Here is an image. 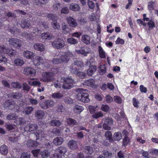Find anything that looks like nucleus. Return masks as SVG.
<instances>
[{"label":"nucleus","mask_w":158,"mask_h":158,"mask_svg":"<svg viewBox=\"0 0 158 158\" xmlns=\"http://www.w3.org/2000/svg\"><path fill=\"white\" fill-rule=\"evenodd\" d=\"M54 73L52 72H44L42 74L41 81L44 82H49L54 79Z\"/></svg>","instance_id":"f257e3e1"},{"label":"nucleus","mask_w":158,"mask_h":158,"mask_svg":"<svg viewBox=\"0 0 158 158\" xmlns=\"http://www.w3.org/2000/svg\"><path fill=\"white\" fill-rule=\"evenodd\" d=\"M69 58L66 55H62L60 57L53 58L52 62L53 64H59L62 63H67L69 61Z\"/></svg>","instance_id":"f03ea898"},{"label":"nucleus","mask_w":158,"mask_h":158,"mask_svg":"<svg viewBox=\"0 0 158 158\" xmlns=\"http://www.w3.org/2000/svg\"><path fill=\"white\" fill-rule=\"evenodd\" d=\"M77 99L84 102H88L90 101L89 95L86 93L81 92L79 93L76 95Z\"/></svg>","instance_id":"7ed1b4c3"},{"label":"nucleus","mask_w":158,"mask_h":158,"mask_svg":"<svg viewBox=\"0 0 158 158\" xmlns=\"http://www.w3.org/2000/svg\"><path fill=\"white\" fill-rule=\"evenodd\" d=\"M8 42L9 44L15 48H20L23 45V41L16 38L10 39Z\"/></svg>","instance_id":"20e7f679"},{"label":"nucleus","mask_w":158,"mask_h":158,"mask_svg":"<svg viewBox=\"0 0 158 158\" xmlns=\"http://www.w3.org/2000/svg\"><path fill=\"white\" fill-rule=\"evenodd\" d=\"M74 80L70 78H65L64 79L63 88L64 89H70L73 86Z\"/></svg>","instance_id":"39448f33"},{"label":"nucleus","mask_w":158,"mask_h":158,"mask_svg":"<svg viewBox=\"0 0 158 158\" xmlns=\"http://www.w3.org/2000/svg\"><path fill=\"white\" fill-rule=\"evenodd\" d=\"M52 44L53 47L58 49L63 48L65 44L63 40L58 38L54 40Z\"/></svg>","instance_id":"423d86ee"},{"label":"nucleus","mask_w":158,"mask_h":158,"mask_svg":"<svg viewBox=\"0 0 158 158\" xmlns=\"http://www.w3.org/2000/svg\"><path fill=\"white\" fill-rule=\"evenodd\" d=\"M23 72L25 75L30 77L34 76L36 73L35 69L31 67L27 66L24 69Z\"/></svg>","instance_id":"0eeeda50"},{"label":"nucleus","mask_w":158,"mask_h":158,"mask_svg":"<svg viewBox=\"0 0 158 158\" xmlns=\"http://www.w3.org/2000/svg\"><path fill=\"white\" fill-rule=\"evenodd\" d=\"M54 102L52 100H48L40 102V106L43 108L47 109L52 107L54 105Z\"/></svg>","instance_id":"6e6552de"},{"label":"nucleus","mask_w":158,"mask_h":158,"mask_svg":"<svg viewBox=\"0 0 158 158\" xmlns=\"http://www.w3.org/2000/svg\"><path fill=\"white\" fill-rule=\"evenodd\" d=\"M113 119L111 118H107L106 119L104 123L103 124V128L106 130H110V125L113 123Z\"/></svg>","instance_id":"1a4fd4ad"},{"label":"nucleus","mask_w":158,"mask_h":158,"mask_svg":"<svg viewBox=\"0 0 158 158\" xmlns=\"http://www.w3.org/2000/svg\"><path fill=\"white\" fill-rule=\"evenodd\" d=\"M15 105V103L14 101L9 99L6 100L4 103L5 107L10 110H12Z\"/></svg>","instance_id":"9d476101"},{"label":"nucleus","mask_w":158,"mask_h":158,"mask_svg":"<svg viewBox=\"0 0 158 158\" xmlns=\"http://www.w3.org/2000/svg\"><path fill=\"white\" fill-rule=\"evenodd\" d=\"M37 128V124H28L25 126L24 130L25 131H31L35 130Z\"/></svg>","instance_id":"9b49d317"},{"label":"nucleus","mask_w":158,"mask_h":158,"mask_svg":"<svg viewBox=\"0 0 158 158\" xmlns=\"http://www.w3.org/2000/svg\"><path fill=\"white\" fill-rule=\"evenodd\" d=\"M67 151V149L66 147L60 146L56 149L55 152L56 154H58L62 157V156H64Z\"/></svg>","instance_id":"f8f14e48"},{"label":"nucleus","mask_w":158,"mask_h":158,"mask_svg":"<svg viewBox=\"0 0 158 158\" xmlns=\"http://www.w3.org/2000/svg\"><path fill=\"white\" fill-rule=\"evenodd\" d=\"M7 96L9 98L18 99L22 97V94L21 93L19 92H12L7 94Z\"/></svg>","instance_id":"ddd939ff"},{"label":"nucleus","mask_w":158,"mask_h":158,"mask_svg":"<svg viewBox=\"0 0 158 158\" xmlns=\"http://www.w3.org/2000/svg\"><path fill=\"white\" fill-rule=\"evenodd\" d=\"M68 145L70 149L74 150L77 148V142L75 140H71L68 142Z\"/></svg>","instance_id":"4468645a"},{"label":"nucleus","mask_w":158,"mask_h":158,"mask_svg":"<svg viewBox=\"0 0 158 158\" xmlns=\"http://www.w3.org/2000/svg\"><path fill=\"white\" fill-rule=\"evenodd\" d=\"M67 21L69 26L72 27H75L77 26L76 19L71 17H68Z\"/></svg>","instance_id":"2eb2a0df"},{"label":"nucleus","mask_w":158,"mask_h":158,"mask_svg":"<svg viewBox=\"0 0 158 158\" xmlns=\"http://www.w3.org/2000/svg\"><path fill=\"white\" fill-rule=\"evenodd\" d=\"M33 48L35 50L40 52H43L45 50V46L43 44L38 43L34 44Z\"/></svg>","instance_id":"dca6fc26"},{"label":"nucleus","mask_w":158,"mask_h":158,"mask_svg":"<svg viewBox=\"0 0 158 158\" xmlns=\"http://www.w3.org/2000/svg\"><path fill=\"white\" fill-rule=\"evenodd\" d=\"M77 123V121L75 120L70 117L67 118L65 121V124L71 127L76 125Z\"/></svg>","instance_id":"f3484780"},{"label":"nucleus","mask_w":158,"mask_h":158,"mask_svg":"<svg viewBox=\"0 0 158 158\" xmlns=\"http://www.w3.org/2000/svg\"><path fill=\"white\" fill-rule=\"evenodd\" d=\"M90 64H91L90 63ZM97 69L96 66L95 65H91L90 64L89 69L87 71V74L89 76H92L96 71Z\"/></svg>","instance_id":"a211bd4d"},{"label":"nucleus","mask_w":158,"mask_h":158,"mask_svg":"<svg viewBox=\"0 0 158 158\" xmlns=\"http://www.w3.org/2000/svg\"><path fill=\"white\" fill-rule=\"evenodd\" d=\"M33 134L36 136V140L40 139H42L44 138L45 137V134H44V131L42 130H39L36 132H34Z\"/></svg>","instance_id":"6ab92c4d"},{"label":"nucleus","mask_w":158,"mask_h":158,"mask_svg":"<svg viewBox=\"0 0 158 158\" xmlns=\"http://www.w3.org/2000/svg\"><path fill=\"white\" fill-rule=\"evenodd\" d=\"M21 35L28 40H33L35 38V36L31 34L28 33L26 32L22 33Z\"/></svg>","instance_id":"aec40b11"},{"label":"nucleus","mask_w":158,"mask_h":158,"mask_svg":"<svg viewBox=\"0 0 158 158\" xmlns=\"http://www.w3.org/2000/svg\"><path fill=\"white\" fill-rule=\"evenodd\" d=\"M89 51L90 49L88 47H83L81 48V49L78 51V52H80L85 56H86L87 54L89 53Z\"/></svg>","instance_id":"412c9836"},{"label":"nucleus","mask_w":158,"mask_h":158,"mask_svg":"<svg viewBox=\"0 0 158 158\" xmlns=\"http://www.w3.org/2000/svg\"><path fill=\"white\" fill-rule=\"evenodd\" d=\"M69 9L71 10L76 12L79 11L81 8L78 4L72 3L70 5Z\"/></svg>","instance_id":"4be33fe9"},{"label":"nucleus","mask_w":158,"mask_h":158,"mask_svg":"<svg viewBox=\"0 0 158 158\" xmlns=\"http://www.w3.org/2000/svg\"><path fill=\"white\" fill-rule=\"evenodd\" d=\"M6 54L10 56H13L15 54V51L12 48H7L4 47V48L3 53Z\"/></svg>","instance_id":"5701e85b"},{"label":"nucleus","mask_w":158,"mask_h":158,"mask_svg":"<svg viewBox=\"0 0 158 158\" xmlns=\"http://www.w3.org/2000/svg\"><path fill=\"white\" fill-rule=\"evenodd\" d=\"M23 55L25 57L28 59H33L34 56V53L29 51H24Z\"/></svg>","instance_id":"b1692460"},{"label":"nucleus","mask_w":158,"mask_h":158,"mask_svg":"<svg viewBox=\"0 0 158 158\" xmlns=\"http://www.w3.org/2000/svg\"><path fill=\"white\" fill-rule=\"evenodd\" d=\"M41 36L42 39L45 40H51L54 37L52 35L48 32L41 34Z\"/></svg>","instance_id":"393cba45"},{"label":"nucleus","mask_w":158,"mask_h":158,"mask_svg":"<svg viewBox=\"0 0 158 158\" xmlns=\"http://www.w3.org/2000/svg\"><path fill=\"white\" fill-rule=\"evenodd\" d=\"M34 62L36 66H39L43 63V59L42 57L37 56L35 57Z\"/></svg>","instance_id":"a878e982"},{"label":"nucleus","mask_w":158,"mask_h":158,"mask_svg":"<svg viewBox=\"0 0 158 158\" xmlns=\"http://www.w3.org/2000/svg\"><path fill=\"white\" fill-rule=\"evenodd\" d=\"M30 23L29 21L26 19L22 20L21 21L20 25L23 28L25 27L28 28L30 26Z\"/></svg>","instance_id":"bb28decb"},{"label":"nucleus","mask_w":158,"mask_h":158,"mask_svg":"<svg viewBox=\"0 0 158 158\" xmlns=\"http://www.w3.org/2000/svg\"><path fill=\"white\" fill-rule=\"evenodd\" d=\"M84 109V107L80 105H76L73 107L74 113L77 114H80Z\"/></svg>","instance_id":"cd10ccee"},{"label":"nucleus","mask_w":158,"mask_h":158,"mask_svg":"<svg viewBox=\"0 0 158 158\" xmlns=\"http://www.w3.org/2000/svg\"><path fill=\"white\" fill-rule=\"evenodd\" d=\"M81 41L85 44L88 45L90 44V37L86 35H83L81 37Z\"/></svg>","instance_id":"c85d7f7f"},{"label":"nucleus","mask_w":158,"mask_h":158,"mask_svg":"<svg viewBox=\"0 0 158 158\" xmlns=\"http://www.w3.org/2000/svg\"><path fill=\"white\" fill-rule=\"evenodd\" d=\"M14 64L16 66H21L24 64V62L23 59L20 58H16L14 60Z\"/></svg>","instance_id":"c756f323"},{"label":"nucleus","mask_w":158,"mask_h":158,"mask_svg":"<svg viewBox=\"0 0 158 158\" xmlns=\"http://www.w3.org/2000/svg\"><path fill=\"white\" fill-rule=\"evenodd\" d=\"M26 121L24 118H16L14 123L16 124V125H22L26 123Z\"/></svg>","instance_id":"7c9ffc66"},{"label":"nucleus","mask_w":158,"mask_h":158,"mask_svg":"<svg viewBox=\"0 0 158 158\" xmlns=\"http://www.w3.org/2000/svg\"><path fill=\"white\" fill-rule=\"evenodd\" d=\"M105 136L106 139L108 140L110 143L114 142V140L112 138V135L110 131H107L105 133Z\"/></svg>","instance_id":"2f4dec72"},{"label":"nucleus","mask_w":158,"mask_h":158,"mask_svg":"<svg viewBox=\"0 0 158 158\" xmlns=\"http://www.w3.org/2000/svg\"><path fill=\"white\" fill-rule=\"evenodd\" d=\"M8 152V149L7 146L5 145H2L0 147V153L4 155H6Z\"/></svg>","instance_id":"473e14b6"},{"label":"nucleus","mask_w":158,"mask_h":158,"mask_svg":"<svg viewBox=\"0 0 158 158\" xmlns=\"http://www.w3.org/2000/svg\"><path fill=\"white\" fill-rule=\"evenodd\" d=\"M27 145L28 148H30L31 147L35 148L37 146V142L31 140H29L27 142Z\"/></svg>","instance_id":"72a5a7b5"},{"label":"nucleus","mask_w":158,"mask_h":158,"mask_svg":"<svg viewBox=\"0 0 158 158\" xmlns=\"http://www.w3.org/2000/svg\"><path fill=\"white\" fill-rule=\"evenodd\" d=\"M45 16L49 20H52L53 22L56 20V17L54 14L52 13H46Z\"/></svg>","instance_id":"f704fd0d"},{"label":"nucleus","mask_w":158,"mask_h":158,"mask_svg":"<svg viewBox=\"0 0 158 158\" xmlns=\"http://www.w3.org/2000/svg\"><path fill=\"white\" fill-rule=\"evenodd\" d=\"M50 125L54 127H59L61 125V123L59 120H52L49 123Z\"/></svg>","instance_id":"c9c22d12"},{"label":"nucleus","mask_w":158,"mask_h":158,"mask_svg":"<svg viewBox=\"0 0 158 158\" xmlns=\"http://www.w3.org/2000/svg\"><path fill=\"white\" fill-rule=\"evenodd\" d=\"M98 52L99 56L101 58L103 59L106 57L105 52L101 46L98 47Z\"/></svg>","instance_id":"e433bc0d"},{"label":"nucleus","mask_w":158,"mask_h":158,"mask_svg":"<svg viewBox=\"0 0 158 158\" xmlns=\"http://www.w3.org/2000/svg\"><path fill=\"white\" fill-rule=\"evenodd\" d=\"M40 155L42 158H47L50 155V153L48 150H45L40 151Z\"/></svg>","instance_id":"4c0bfd02"},{"label":"nucleus","mask_w":158,"mask_h":158,"mask_svg":"<svg viewBox=\"0 0 158 158\" xmlns=\"http://www.w3.org/2000/svg\"><path fill=\"white\" fill-rule=\"evenodd\" d=\"M44 115V112L41 110H37L35 112V116L39 119L42 118Z\"/></svg>","instance_id":"58836bf2"},{"label":"nucleus","mask_w":158,"mask_h":158,"mask_svg":"<svg viewBox=\"0 0 158 158\" xmlns=\"http://www.w3.org/2000/svg\"><path fill=\"white\" fill-rule=\"evenodd\" d=\"M63 141V139L62 138L57 137L53 141L54 144L56 145H61Z\"/></svg>","instance_id":"ea45409f"},{"label":"nucleus","mask_w":158,"mask_h":158,"mask_svg":"<svg viewBox=\"0 0 158 158\" xmlns=\"http://www.w3.org/2000/svg\"><path fill=\"white\" fill-rule=\"evenodd\" d=\"M33 108L32 106H28L25 108L23 111V113L25 114H29L33 111Z\"/></svg>","instance_id":"a19ab883"},{"label":"nucleus","mask_w":158,"mask_h":158,"mask_svg":"<svg viewBox=\"0 0 158 158\" xmlns=\"http://www.w3.org/2000/svg\"><path fill=\"white\" fill-rule=\"evenodd\" d=\"M70 70L72 73L76 75L77 74H78L79 69L77 68L74 65L72 64L70 66Z\"/></svg>","instance_id":"79ce46f5"},{"label":"nucleus","mask_w":158,"mask_h":158,"mask_svg":"<svg viewBox=\"0 0 158 158\" xmlns=\"http://www.w3.org/2000/svg\"><path fill=\"white\" fill-rule=\"evenodd\" d=\"M63 96V94L59 92L53 93L51 95L52 98L54 99H59L62 98Z\"/></svg>","instance_id":"37998d69"},{"label":"nucleus","mask_w":158,"mask_h":158,"mask_svg":"<svg viewBox=\"0 0 158 158\" xmlns=\"http://www.w3.org/2000/svg\"><path fill=\"white\" fill-rule=\"evenodd\" d=\"M114 139L115 140L119 141L122 138V135L120 132H117L114 133Z\"/></svg>","instance_id":"c03bdc74"},{"label":"nucleus","mask_w":158,"mask_h":158,"mask_svg":"<svg viewBox=\"0 0 158 158\" xmlns=\"http://www.w3.org/2000/svg\"><path fill=\"white\" fill-rule=\"evenodd\" d=\"M103 116V114L101 111L95 112L92 115V117L96 119L102 117Z\"/></svg>","instance_id":"a18cd8bd"},{"label":"nucleus","mask_w":158,"mask_h":158,"mask_svg":"<svg viewBox=\"0 0 158 158\" xmlns=\"http://www.w3.org/2000/svg\"><path fill=\"white\" fill-rule=\"evenodd\" d=\"M99 72L101 75H103L106 72V68L105 65H100L99 67Z\"/></svg>","instance_id":"49530a36"},{"label":"nucleus","mask_w":158,"mask_h":158,"mask_svg":"<svg viewBox=\"0 0 158 158\" xmlns=\"http://www.w3.org/2000/svg\"><path fill=\"white\" fill-rule=\"evenodd\" d=\"M61 7V4L58 1H56L55 2L52 6L53 9L55 11H57Z\"/></svg>","instance_id":"de8ad7c7"},{"label":"nucleus","mask_w":158,"mask_h":158,"mask_svg":"<svg viewBox=\"0 0 158 158\" xmlns=\"http://www.w3.org/2000/svg\"><path fill=\"white\" fill-rule=\"evenodd\" d=\"M84 149L85 152L88 154L91 155L93 152V148L90 146H86Z\"/></svg>","instance_id":"09e8293b"},{"label":"nucleus","mask_w":158,"mask_h":158,"mask_svg":"<svg viewBox=\"0 0 158 158\" xmlns=\"http://www.w3.org/2000/svg\"><path fill=\"white\" fill-rule=\"evenodd\" d=\"M130 139L127 135H126L124 138L123 139L122 143L124 146H127L130 143Z\"/></svg>","instance_id":"8fccbe9b"},{"label":"nucleus","mask_w":158,"mask_h":158,"mask_svg":"<svg viewBox=\"0 0 158 158\" xmlns=\"http://www.w3.org/2000/svg\"><path fill=\"white\" fill-rule=\"evenodd\" d=\"M72 64L74 65L75 66H77L78 67L82 68L84 66L83 62L78 60L74 61Z\"/></svg>","instance_id":"3c124183"},{"label":"nucleus","mask_w":158,"mask_h":158,"mask_svg":"<svg viewBox=\"0 0 158 158\" xmlns=\"http://www.w3.org/2000/svg\"><path fill=\"white\" fill-rule=\"evenodd\" d=\"M11 85L12 87L15 89H20L22 87V86L18 82H12Z\"/></svg>","instance_id":"603ef678"},{"label":"nucleus","mask_w":158,"mask_h":158,"mask_svg":"<svg viewBox=\"0 0 158 158\" xmlns=\"http://www.w3.org/2000/svg\"><path fill=\"white\" fill-rule=\"evenodd\" d=\"M16 116L14 113H10L6 116V119L9 120H15L16 119Z\"/></svg>","instance_id":"864d4df0"},{"label":"nucleus","mask_w":158,"mask_h":158,"mask_svg":"<svg viewBox=\"0 0 158 158\" xmlns=\"http://www.w3.org/2000/svg\"><path fill=\"white\" fill-rule=\"evenodd\" d=\"M95 81L93 79H90L86 81L85 83L86 85L89 86L93 87L95 84Z\"/></svg>","instance_id":"5fc2aeb1"},{"label":"nucleus","mask_w":158,"mask_h":158,"mask_svg":"<svg viewBox=\"0 0 158 158\" xmlns=\"http://www.w3.org/2000/svg\"><path fill=\"white\" fill-rule=\"evenodd\" d=\"M67 42L68 44H75L77 43V40L72 37L68 38L67 39Z\"/></svg>","instance_id":"6e6d98bb"},{"label":"nucleus","mask_w":158,"mask_h":158,"mask_svg":"<svg viewBox=\"0 0 158 158\" xmlns=\"http://www.w3.org/2000/svg\"><path fill=\"white\" fill-rule=\"evenodd\" d=\"M149 29H152L155 27V22L152 20H150L147 23Z\"/></svg>","instance_id":"4d7b16f0"},{"label":"nucleus","mask_w":158,"mask_h":158,"mask_svg":"<svg viewBox=\"0 0 158 158\" xmlns=\"http://www.w3.org/2000/svg\"><path fill=\"white\" fill-rule=\"evenodd\" d=\"M114 102L119 104L122 103V100L121 98L118 96H115L114 97Z\"/></svg>","instance_id":"13d9d810"},{"label":"nucleus","mask_w":158,"mask_h":158,"mask_svg":"<svg viewBox=\"0 0 158 158\" xmlns=\"http://www.w3.org/2000/svg\"><path fill=\"white\" fill-rule=\"evenodd\" d=\"M52 25L53 27L55 29L59 30L60 28V24L56 20L52 23Z\"/></svg>","instance_id":"bf43d9fd"},{"label":"nucleus","mask_w":158,"mask_h":158,"mask_svg":"<svg viewBox=\"0 0 158 158\" xmlns=\"http://www.w3.org/2000/svg\"><path fill=\"white\" fill-rule=\"evenodd\" d=\"M110 109L109 106L107 105L102 104V105L101 110L105 112H107Z\"/></svg>","instance_id":"052dcab7"},{"label":"nucleus","mask_w":158,"mask_h":158,"mask_svg":"<svg viewBox=\"0 0 158 158\" xmlns=\"http://www.w3.org/2000/svg\"><path fill=\"white\" fill-rule=\"evenodd\" d=\"M96 107L93 106H89V109L91 114H94L96 111Z\"/></svg>","instance_id":"680f3d73"},{"label":"nucleus","mask_w":158,"mask_h":158,"mask_svg":"<svg viewBox=\"0 0 158 158\" xmlns=\"http://www.w3.org/2000/svg\"><path fill=\"white\" fill-rule=\"evenodd\" d=\"M78 73L76 75L81 78H84L86 76V73L85 72H80L79 71Z\"/></svg>","instance_id":"e2e57ef3"},{"label":"nucleus","mask_w":158,"mask_h":158,"mask_svg":"<svg viewBox=\"0 0 158 158\" xmlns=\"http://www.w3.org/2000/svg\"><path fill=\"white\" fill-rule=\"evenodd\" d=\"M133 105L135 107L138 108L139 107V103L137 99L135 98L132 99Z\"/></svg>","instance_id":"0e129e2a"},{"label":"nucleus","mask_w":158,"mask_h":158,"mask_svg":"<svg viewBox=\"0 0 158 158\" xmlns=\"http://www.w3.org/2000/svg\"><path fill=\"white\" fill-rule=\"evenodd\" d=\"M31 155L30 153L27 152H23L20 155V158H30Z\"/></svg>","instance_id":"69168bd1"},{"label":"nucleus","mask_w":158,"mask_h":158,"mask_svg":"<svg viewBox=\"0 0 158 158\" xmlns=\"http://www.w3.org/2000/svg\"><path fill=\"white\" fill-rule=\"evenodd\" d=\"M115 44H123L125 43L124 40L118 37L115 42Z\"/></svg>","instance_id":"338daca9"},{"label":"nucleus","mask_w":158,"mask_h":158,"mask_svg":"<svg viewBox=\"0 0 158 158\" xmlns=\"http://www.w3.org/2000/svg\"><path fill=\"white\" fill-rule=\"evenodd\" d=\"M103 155L105 157H106L107 158H111L112 154L111 153H110L108 151L105 150L103 152Z\"/></svg>","instance_id":"774afa93"}]
</instances>
